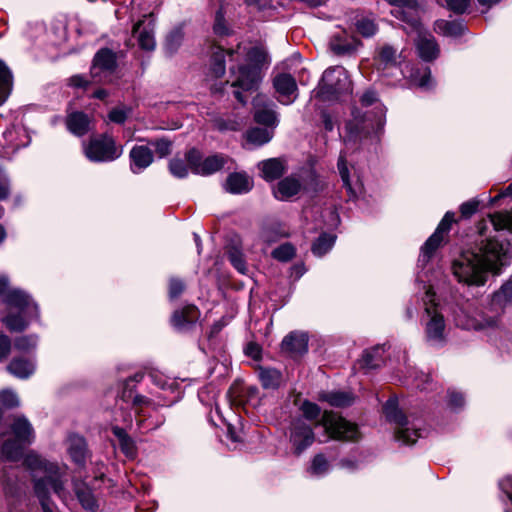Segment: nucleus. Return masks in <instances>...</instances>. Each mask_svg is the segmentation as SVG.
Masks as SVG:
<instances>
[{"label": "nucleus", "instance_id": "obj_50", "mask_svg": "<svg viewBox=\"0 0 512 512\" xmlns=\"http://www.w3.org/2000/svg\"><path fill=\"white\" fill-rule=\"evenodd\" d=\"M0 403L7 408H13L18 406L19 400L16 393L5 389L0 392Z\"/></svg>", "mask_w": 512, "mask_h": 512}, {"label": "nucleus", "instance_id": "obj_62", "mask_svg": "<svg viewBox=\"0 0 512 512\" xmlns=\"http://www.w3.org/2000/svg\"><path fill=\"white\" fill-rule=\"evenodd\" d=\"M246 354L253 359H258L261 355V349L257 344L250 343L246 347Z\"/></svg>", "mask_w": 512, "mask_h": 512}, {"label": "nucleus", "instance_id": "obj_56", "mask_svg": "<svg viewBox=\"0 0 512 512\" xmlns=\"http://www.w3.org/2000/svg\"><path fill=\"white\" fill-rule=\"evenodd\" d=\"M184 290V284L181 280L172 278L169 282V296L171 299L177 298Z\"/></svg>", "mask_w": 512, "mask_h": 512}, {"label": "nucleus", "instance_id": "obj_44", "mask_svg": "<svg viewBox=\"0 0 512 512\" xmlns=\"http://www.w3.org/2000/svg\"><path fill=\"white\" fill-rule=\"evenodd\" d=\"M183 39H184V32H183L182 28L178 27V28H175L174 30H172L166 38V42H165L166 51L170 54L175 53L178 50V48L180 47V45L182 44Z\"/></svg>", "mask_w": 512, "mask_h": 512}, {"label": "nucleus", "instance_id": "obj_37", "mask_svg": "<svg viewBox=\"0 0 512 512\" xmlns=\"http://www.w3.org/2000/svg\"><path fill=\"white\" fill-rule=\"evenodd\" d=\"M320 399L328 402L331 406L346 407L353 403L354 397L349 392L334 391L322 394Z\"/></svg>", "mask_w": 512, "mask_h": 512}, {"label": "nucleus", "instance_id": "obj_8", "mask_svg": "<svg viewBox=\"0 0 512 512\" xmlns=\"http://www.w3.org/2000/svg\"><path fill=\"white\" fill-rule=\"evenodd\" d=\"M384 123L379 121L377 129L371 133L366 130L365 127L358 128L353 124L347 125V136L345 137V151L341 152L338 159V170L341 175L344 186L351 191V185L349 181V173L347 168V160L346 153L347 151L353 150L357 148V144L360 143L362 145H366L368 141L378 142L380 134L382 133Z\"/></svg>", "mask_w": 512, "mask_h": 512}, {"label": "nucleus", "instance_id": "obj_16", "mask_svg": "<svg viewBox=\"0 0 512 512\" xmlns=\"http://www.w3.org/2000/svg\"><path fill=\"white\" fill-rule=\"evenodd\" d=\"M14 438L17 439V447L15 450L11 449L14 442H4L2 446V454L9 460H19L23 454L25 446L28 442L30 433V424L27 419L17 418L12 425Z\"/></svg>", "mask_w": 512, "mask_h": 512}, {"label": "nucleus", "instance_id": "obj_22", "mask_svg": "<svg viewBox=\"0 0 512 512\" xmlns=\"http://www.w3.org/2000/svg\"><path fill=\"white\" fill-rule=\"evenodd\" d=\"M130 169L134 174H139L148 168L154 160V155L149 146L136 145L129 153Z\"/></svg>", "mask_w": 512, "mask_h": 512}, {"label": "nucleus", "instance_id": "obj_27", "mask_svg": "<svg viewBox=\"0 0 512 512\" xmlns=\"http://www.w3.org/2000/svg\"><path fill=\"white\" fill-rule=\"evenodd\" d=\"M253 188V179L245 172L231 173L224 184V189L231 194H244Z\"/></svg>", "mask_w": 512, "mask_h": 512}, {"label": "nucleus", "instance_id": "obj_40", "mask_svg": "<svg viewBox=\"0 0 512 512\" xmlns=\"http://www.w3.org/2000/svg\"><path fill=\"white\" fill-rule=\"evenodd\" d=\"M489 223L495 231L508 230L512 232V212H497L489 215Z\"/></svg>", "mask_w": 512, "mask_h": 512}, {"label": "nucleus", "instance_id": "obj_39", "mask_svg": "<svg viewBox=\"0 0 512 512\" xmlns=\"http://www.w3.org/2000/svg\"><path fill=\"white\" fill-rule=\"evenodd\" d=\"M274 135V129L265 127L259 128L255 127L250 129L247 132V140L248 142L255 144L257 146H261L263 144L268 143Z\"/></svg>", "mask_w": 512, "mask_h": 512}, {"label": "nucleus", "instance_id": "obj_63", "mask_svg": "<svg viewBox=\"0 0 512 512\" xmlns=\"http://www.w3.org/2000/svg\"><path fill=\"white\" fill-rule=\"evenodd\" d=\"M214 31L217 34H225L227 32V29L224 25L223 17L220 13H217V15H216Z\"/></svg>", "mask_w": 512, "mask_h": 512}, {"label": "nucleus", "instance_id": "obj_36", "mask_svg": "<svg viewBox=\"0 0 512 512\" xmlns=\"http://www.w3.org/2000/svg\"><path fill=\"white\" fill-rule=\"evenodd\" d=\"M434 29L438 34L458 37L463 34L465 27L458 21L437 20Z\"/></svg>", "mask_w": 512, "mask_h": 512}, {"label": "nucleus", "instance_id": "obj_10", "mask_svg": "<svg viewBox=\"0 0 512 512\" xmlns=\"http://www.w3.org/2000/svg\"><path fill=\"white\" fill-rule=\"evenodd\" d=\"M383 409L387 420L396 425L395 439L402 444H414L421 436L420 429L398 409L397 402L389 399Z\"/></svg>", "mask_w": 512, "mask_h": 512}, {"label": "nucleus", "instance_id": "obj_14", "mask_svg": "<svg viewBox=\"0 0 512 512\" xmlns=\"http://www.w3.org/2000/svg\"><path fill=\"white\" fill-rule=\"evenodd\" d=\"M448 311L451 313L456 326L463 329L478 330L491 328L496 326L498 323V317L495 315L488 317L483 316L481 319L472 318L469 316L466 309L458 304H449Z\"/></svg>", "mask_w": 512, "mask_h": 512}, {"label": "nucleus", "instance_id": "obj_24", "mask_svg": "<svg viewBox=\"0 0 512 512\" xmlns=\"http://www.w3.org/2000/svg\"><path fill=\"white\" fill-rule=\"evenodd\" d=\"M67 452L74 464L84 467L89 458L86 440L79 435H70L67 440Z\"/></svg>", "mask_w": 512, "mask_h": 512}, {"label": "nucleus", "instance_id": "obj_9", "mask_svg": "<svg viewBox=\"0 0 512 512\" xmlns=\"http://www.w3.org/2000/svg\"><path fill=\"white\" fill-rule=\"evenodd\" d=\"M351 91L352 85L347 70L342 66H335L328 68L323 73L317 94L323 100L330 101Z\"/></svg>", "mask_w": 512, "mask_h": 512}, {"label": "nucleus", "instance_id": "obj_38", "mask_svg": "<svg viewBox=\"0 0 512 512\" xmlns=\"http://www.w3.org/2000/svg\"><path fill=\"white\" fill-rule=\"evenodd\" d=\"M12 89V73L6 64L0 60V105L8 98Z\"/></svg>", "mask_w": 512, "mask_h": 512}, {"label": "nucleus", "instance_id": "obj_23", "mask_svg": "<svg viewBox=\"0 0 512 512\" xmlns=\"http://www.w3.org/2000/svg\"><path fill=\"white\" fill-rule=\"evenodd\" d=\"M401 58L402 53L397 48L390 44H383L377 48L374 60L378 70H385L398 66Z\"/></svg>", "mask_w": 512, "mask_h": 512}, {"label": "nucleus", "instance_id": "obj_5", "mask_svg": "<svg viewBox=\"0 0 512 512\" xmlns=\"http://www.w3.org/2000/svg\"><path fill=\"white\" fill-rule=\"evenodd\" d=\"M0 298L6 307L1 321L11 332H21L28 326L27 308L29 296L18 288H11L9 278L0 276Z\"/></svg>", "mask_w": 512, "mask_h": 512}, {"label": "nucleus", "instance_id": "obj_48", "mask_svg": "<svg viewBox=\"0 0 512 512\" xmlns=\"http://www.w3.org/2000/svg\"><path fill=\"white\" fill-rule=\"evenodd\" d=\"M148 144L155 148L156 154L159 158H164L171 153L172 142L166 138L149 141Z\"/></svg>", "mask_w": 512, "mask_h": 512}, {"label": "nucleus", "instance_id": "obj_20", "mask_svg": "<svg viewBox=\"0 0 512 512\" xmlns=\"http://www.w3.org/2000/svg\"><path fill=\"white\" fill-rule=\"evenodd\" d=\"M117 66L116 54L107 48L100 49L94 56L91 66V76L101 81L110 75Z\"/></svg>", "mask_w": 512, "mask_h": 512}, {"label": "nucleus", "instance_id": "obj_18", "mask_svg": "<svg viewBox=\"0 0 512 512\" xmlns=\"http://www.w3.org/2000/svg\"><path fill=\"white\" fill-rule=\"evenodd\" d=\"M254 120L265 127L275 129L278 125V116L272 101L263 95H257L253 100Z\"/></svg>", "mask_w": 512, "mask_h": 512}, {"label": "nucleus", "instance_id": "obj_61", "mask_svg": "<svg viewBox=\"0 0 512 512\" xmlns=\"http://www.w3.org/2000/svg\"><path fill=\"white\" fill-rule=\"evenodd\" d=\"M68 84L76 88H84L88 84V80L82 75H73L69 78Z\"/></svg>", "mask_w": 512, "mask_h": 512}, {"label": "nucleus", "instance_id": "obj_1", "mask_svg": "<svg viewBox=\"0 0 512 512\" xmlns=\"http://www.w3.org/2000/svg\"><path fill=\"white\" fill-rule=\"evenodd\" d=\"M225 54L233 61H240L242 58L244 60V63L230 68L231 86L242 91L256 90L262 80V68L269 64L266 50L260 46L246 47L240 44L235 50L224 51L221 47H216L210 63V72L216 78L225 74Z\"/></svg>", "mask_w": 512, "mask_h": 512}, {"label": "nucleus", "instance_id": "obj_31", "mask_svg": "<svg viewBox=\"0 0 512 512\" xmlns=\"http://www.w3.org/2000/svg\"><path fill=\"white\" fill-rule=\"evenodd\" d=\"M261 170V176L266 181H273L278 179L285 172V166L283 161L277 158H271L259 163Z\"/></svg>", "mask_w": 512, "mask_h": 512}, {"label": "nucleus", "instance_id": "obj_13", "mask_svg": "<svg viewBox=\"0 0 512 512\" xmlns=\"http://www.w3.org/2000/svg\"><path fill=\"white\" fill-rule=\"evenodd\" d=\"M186 160L193 173L207 176L221 170L228 158L222 154H215L202 159L198 150L191 149L186 153Z\"/></svg>", "mask_w": 512, "mask_h": 512}, {"label": "nucleus", "instance_id": "obj_2", "mask_svg": "<svg viewBox=\"0 0 512 512\" xmlns=\"http://www.w3.org/2000/svg\"><path fill=\"white\" fill-rule=\"evenodd\" d=\"M301 411L304 419H297L293 422L290 436L297 455L312 445L315 440L313 429L305 420L316 421L315 427L321 426L323 428L324 439H319L320 442H325L328 439L351 441L358 437L356 425L332 412L325 411L321 415V409L315 403L304 401Z\"/></svg>", "mask_w": 512, "mask_h": 512}, {"label": "nucleus", "instance_id": "obj_53", "mask_svg": "<svg viewBox=\"0 0 512 512\" xmlns=\"http://www.w3.org/2000/svg\"><path fill=\"white\" fill-rule=\"evenodd\" d=\"M479 207V201L470 200L464 202L460 206V213L463 218H470L473 214H475Z\"/></svg>", "mask_w": 512, "mask_h": 512}, {"label": "nucleus", "instance_id": "obj_55", "mask_svg": "<svg viewBox=\"0 0 512 512\" xmlns=\"http://www.w3.org/2000/svg\"><path fill=\"white\" fill-rule=\"evenodd\" d=\"M11 351V340L5 334H0V361L5 360Z\"/></svg>", "mask_w": 512, "mask_h": 512}, {"label": "nucleus", "instance_id": "obj_46", "mask_svg": "<svg viewBox=\"0 0 512 512\" xmlns=\"http://www.w3.org/2000/svg\"><path fill=\"white\" fill-rule=\"evenodd\" d=\"M329 470V463L323 454H317L310 467V473L315 476H322Z\"/></svg>", "mask_w": 512, "mask_h": 512}, {"label": "nucleus", "instance_id": "obj_29", "mask_svg": "<svg viewBox=\"0 0 512 512\" xmlns=\"http://www.w3.org/2000/svg\"><path fill=\"white\" fill-rule=\"evenodd\" d=\"M198 317V309L193 305H189L184 307L182 310L175 311L171 321L173 326L178 330H185L194 324Z\"/></svg>", "mask_w": 512, "mask_h": 512}, {"label": "nucleus", "instance_id": "obj_15", "mask_svg": "<svg viewBox=\"0 0 512 512\" xmlns=\"http://www.w3.org/2000/svg\"><path fill=\"white\" fill-rule=\"evenodd\" d=\"M448 311L451 313L456 326L463 329L478 330L491 328L496 326L498 323V317L495 315L488 317L483 316L481 319L472 318L469 316L466 309L458 304H449Z\"/></svg>", "mask_w": 512, "mask_h": 512}, {"label": "nucleus", "instance_id": "obj_35", "mask_svg": "<svg viewBox=\"0 0 512 512\" xmlns=\"http://www.w3.org/2000/svg\"><path fill=\"white\" fill-rule=\"evenodd\" d=\"M112 432L119 441L122 452L128 457H134L136 446L133 439L126 433L125 429L119 426H113Z\"/></svg>", "mask_w": 512, "mask_h": 512}, {"label": "nucleus", "instance_id": "obj_34", "mask_svg": "<svg viewBox=\"0 0 512 512\" xmlns=\"http://www.w3.org/2000/svg\"><path fill=\"white\" fill-rule=\"evenodd\" d=\"M143 21H139L133 27V34L137 35L139 46L147 51H152L155 48V39L152 29H141Z\"/></svg>", "mask_w": 512, "mask_h": 512}, {"label": "nucleus", "instance_id": "obj_17", "mask_svg": "<svg viewBox=\"0 0 512 512\" xmlns=\"http://www.w3.org/2000/svg\"><path fill=\"white\" fill-rule=\"evenodd\" d=\"M455 214L447 212L439 223L435 232L427 239L421 248L420 261L426 263L429 261L433 253L440 246L444 239V233L450 230L451 224L454 222Z\"/></svg>", "mask_w": 512, "mask_h": 512}, {"label": "nucleus", "instance_id": "obj_11", "mask_svg": "<svg viewBox=\"0 0 512 512\" xmlns=\"http://www.w3.org/2000/svg\"><path fill=\"white\" fill-rule=\"evenodd\" d=\"M83 150L92 162H111L123 153V147L117 146L113 137L107 134L91 138L88 143H84Z\"/></svg>", "mask_w": 512, "mask_h": 512}, {"label": "nucleus", "instance_id": "obj_6", "mask_svg": "<svg viewBox=\"0 0 512 512\" xmlns=\"http://www.w3.org/2000/svg\"><path fill=\"white\" fill-rule=\"evenodd\" d=\"M451 272L460 284L469 287L484 286L490 274L474 251L459 254L451 263Z\"/></svg>", "mask_w": 512, "mask_h": 512}, {"label": "nucleus", "instance_id": "obj_54", "mask_svg": "<svg viewBox=\"0 0 512 512\" xmlns=\"http://www.w3.org/2000/svg\"><path fill=\"white\" fill-rule=\"evenodd\" d=\"M512 298V283L504 284L499 291L494 294L495 302L509 301Z\"/></svg>", "mask_w": 512, "mask_h": 512}, {"label": "nucleus", "instance_id": "obj_28", "mask_svg": "<svg viewBox=\"0 0 512 512\" xmlns=\"http://www.w3.org/2000/svg\"><path fill=\"white\" fill-rule=\"evenodd\" d=\"M359 44V41L349 37L345 32H340L332 36L329 47L335 54L343 55L354 52Z\"/></svg>", "mask_w": 512, "mask_h": 512}, {"label": "nucleus", "instance_id": "obj_51", "mask_svg": "<svg viewBox=\"0 0 512 512\" xmlns=\"http://www.w3.org/2000/svg\"><path fill=\"white\" fill-rule=\"evenodd\" d=\"M471 0H445L446 7L456 14H463L470 5Z\"/></svg>", "mask_w": 512, "mask_h": 512}, {"label": "nucleus", "instance_id": "obj_42", "mask_svg": "<svg viewBox=\"0 0 512 512\" xmlns=\"http://www.w3.org/2000/svg\"><path fill=\"white\" fill-rule=\"evenodd\" d=\"M355 27L357 32L366 38L374 36L378 31L375 19L371 17H361L357 19Z\"/></svg>", "mask_w": 512, "mask_h": 512}, {"label": "nucleus", "instance_id": "obj_57", "mask_svg": "<svg viewBox=\"0 0 512 512\" xmlns=\"http://www.w3.org/2000/svg\"><path fill=\"white\" fill-rule=\"evenodd\" d=\"M128 111L122 108H116L110 111L108 117L109 120L117 123L122 124L127 119Z\"/></svg>", "mask_w": 512, "mask_h": 512}, {"label": "nucleus", "instance_id": "obj_58", "mask_svg": "<svg viewBox=\"0 0 512 512\" xmlns=\"http://www.w3.org/2000/svg\"><path fill=\"white\" fill-rule=\"evenodd\" d=\"M426 385H431V378L429 375L424 373H417L414 378V386L415 388L424 391L427 390L428 387Z\"/></svg>", "mask_w": 512, "mask_h": 512}, {"label": "nucleus", "instance_id": "obj_25", "mask_svg": "<svg viewBox=\"0 0 512 512\" xmlns=\"http://www.w3.org/2000/svg\"><path fill=\"white\" fill-rule=\"evenodd\" d=\"M281 348L292 356L302 355L308 349V336L303 332H291L283 339Z\"/></svg>", "mask_w": 512, "mask_h": 512}, {"label": "nucleus", "instance_id": "obj_41", "mask_svg": "<svg viewBox=\"0 0 512 512\" xmlns=\"http://www.w3.org/2000/svg\"><path fill=\"white\" fill-rule=\"evenodd\" d=\"M8 371L21 379L28 378L31 373V365L29 361L22 358H14L7 367Z\"/></svg>", "mask_w": 512, "mask_h": 512}, {"label": "nucleus", "instance_id": "obj_49", "mask_svg": "<svg viewBox=\"0 0 512 512\" xmlns=\"http://www.w3.org/2000/svg\"><path fill=\"white\" fill-rule=\"evenodd\" d=\"M170 173L177 178H185L188 175V167L182 159L174 158L169 162Z\"/></svg>", "mask_w": 512, "mask_h": 512}, {"label": "nucleus", "instance_id": "obj_21", "mask_svg": "<svg viewBox=\"0 0 512 512\" xmlns=\"http://www.w3.org/2000/svg\"><path fill=\"white\" fill-rule=\"evenodd\" d=\"M273 86L278 93L280 103L289 105L296 100L298 87L292 75L287 73L278 74L273 80Z\"/></svg>", "mask_w": 512, "mask_h": 512}, {"label": "nucleus", "instance_id": "obj_19", "mask_svg": "<svg viewBox=\"0 0 512 512\" xmlns=\"http://www.w3.org/2000/svg\"><path fill=\"white\" fill-rule=\"evenodd\" d=\"M304 179L300 174H291L281 179L273 187V195L277 200L288 201L305 189Z\"/></svg>", "mask_w": 512, "mask_h": 512}, {"label": "nucleus", "instance_id": "obj_59", "mask_svg": "<svg viewBox=\"0 0 512 512\" xmlns=\"http://www.w3.org/2000/svg\"><path fill=\"white\" fill-rule=\"evenodd\" d=\"M449 406L453 409L461 408L464 405V397L461 393L449 391Z\"/></svg>", "mask_w": 512, "mask_h": 512}, {"label": "nucleus", "instance_id": "obj_52", "mask_svg": "<svg viewBox=\"0 0 512 512\" xmlns=\"http://www.w3.org/2000/svg\"><path fill=\"white\" fill-rule=\"evenodd\" d=\"M412 77L414 83L420 88L427 89L431 86L432 77L429 68H425L419 77L416 74L412 75Z\"/></svg>", "mask_w": 512, "mask_h": 512}, {"label": "nucleus", "instance_id": "obj_26", "mask_svg": "<svg viewBox=\"0 0 512 512\" xmlns=\"http://www.w3.org/2000/svg\"><path fill=\"white\" fill-rule=\"evenodd\" d=\"M66 127L73 135L81 137L92 128V118L83 112H72L66 117Z\"/></svg>", "mask_w": 512, "mask_h": 512}, {"label": "nucleus", "instance_id": "obj_32", "mask_svg": "<svg viewBox=\"0 0 512 512\" xmlns=\"http://www.w3.org/2000/svg\"><path fill=\"white\" fill-rule=\"evenodd\" d=\"M258 375L265 389H277L282 382V373L274 368L260 367L258 369Z\"/></svg>", "mask_w": 512, "mask_h": 512}, {"label": "nucleus", "instance_id": "obj_64", "mask_svg": "<svg viewBox=\"0 0 512 512\" xmlns=\"http://www.w3.org/2000/svg\"><path fill=\"white\" fill-rule=\"evenodd\" d=\"M30 346V340L28 337H19L15 340V347L19 350H26Z\"/></svg>", "mask_w": 512, "mask_h": 512}, {"label": "nucleus", "instance_id": "obj_7", "mask_svg": "<svg viewBox=\"0 0 512 512\" xmlns=\"http://www.w3.org/2000/svg\"><path fill=\"white\" fill-rule=\"evenodd\" d=\"M476 253L490 274L499 275L512 258V246L504 239L489 236L478 243Z\"/></svg>", "mask_w": 512, "mask_h": 512}, {"label": "nucleus", "instance_id": "obj_4", "mask_svg": "<svg viewBox=\"0 0 512 512\" xmlns=\"http://www.w3.org/2000/svg\"><path fill=\"white\" fill-rule=\"evenodd\" d=\"M395 8L392 14L411 25L412 28L419 32L416 41V47L419 56L425 61H431L437 58L439 47L435 38L427 32H422L419 22V3L417 0H388Z\"/></svg>", "mask_w": 512, "mask_h": 512}, {"label": "nucleus", "instance_id": "obj_43", "mask_svg": "<svg viewBox=\"0 0 512 512\" xmlns=\"http://www.w3.org/2000/svg\"><path fill=\"white\" fill-rule=\"evenodd\" d=\"M334 243L335 236L324 233L313 243L312 252L316 256H323L333 247Z\"/></svg>", "mask_w": 512, "mask_h": 512}, {"label": "nucleus", "instance_id": "obj_60", "mask_svg": "<svg viewBox=\"0 0 512 512\" xmlns=\"http://www.w3.org/2000/svg\"><path fill=\"white\" fill-rule=\"evenodd\" d=\"M362 105L370 106L377 101V94L373 90H367L363 93L360 99Z\"/></svg>", "mask_w": 512, "mask_h": 512}, {"label": "nucleus", "instance_id": "obj_30", "mask_svg": "<svg viewBox=\"0 0 512 512\" xmlns=\"http://www.w3.org/2000/svg\"><path fill=\"white\" fill-rule=\"evenodd\" d=\"M385 346L378 345L363 352L359 363L362 368L375 369L384 363Z\"/></svg>", "mask_w": 512, "mask_h": 512}, {"label": "nucleus", "instance_id": "obj_33", "mask_svg": "<svg viewBox=\"0 0 512 512\" xmlns=\"http://www.w3.org/2000/svg\"><path fill=\"white\" fill-rule=\"evenodd\" d=\"M75 493L80 504L85 510L89 512H95L97 510V501L92 493V490L86 484H76Z\"/></svg>", "mask_w": 512, "mask_h": 512}, {"label": "nucleus", "instance_id": "obj_12", "mask_svg": "<svg viewBox=\"0 0 512 512\" xmlns=\"http://www.w3.org/2000/svg\"><path fill=\"white\" fill-rule=\"evenodd\" d=\"M426 296L431 302V304L425 308V314L427 317V321L425 323L426 339L431 345L440 346L445 342L444 317L438 312L436 305L433 303L435 294L428 290Z\"/></svg>", "mask_w": 512, "mask_h": 512}, {"label": "nucleus", "instance_id": "obj_3", "mask_svg": "<svg viewBox=\"0 0 512 512\" xmlns=\"http://www.w3.org/2000/svg\"><path fill=\"white\" fill-rule=\"evenodd\" d=\"M34 495L39 499L43 512H55V505L50 500L52 491L59 498H66V466H59L39 455L34 454Z\"/></svg>", "mask_w": 512, "mask_h": 512}, {"label": "nucleus", "instance_id": "obj_47", "mask_svg": "<svg viewBox=\"0 0 512 512\" xmlns=\"http://www.w3.org/2000/svg\"><path fill=\"white\" fill-rule=\"evenodd\" d=\"M272 256L282 262H287L295 256V248L290 243H285L273 250Z\"/></svg>", "mask_w": 512, "mask_h": 512}, {"label": "nucleus", "instance_id": "obj_45", "mask_svg": "<svg viewBox=\"0 0 512 512\" xmlns=\"http://www.w3.org/2000/svg\"><path fill=\"white\" fill-rule=\"evenodd\" d=\"M228 259L237 271L245 274L247 271L246 263L242 251L235 247H229L227 250Z\"/></svg>", "mask_w": 512, "mask_h": 512}]
</instances>
